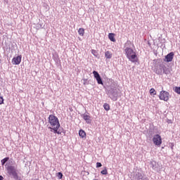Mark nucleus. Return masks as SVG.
I'll return each instance as SVG.
<instances>
[{"instance_id": "nucleus-1", "label": "nucleus", "mask_w": 180, "mask_h": 180, "mask_svg": "<svg viewBox=\"0 0 180 180\" xmlns=\"http://www.w3.org/2000/svg\"><path fill=\"white\" fill-rule=\"evenodd\" d=\"M49 123L51 126V127H49L51 131H53L55 134H62V133H65L64 129H60V122L58 121V118L53 115H49Z\"/></svg>"}, {"instance_id": "nucleus-2", "label": "nucleus", "mask_w": 180, "mask_h": 180, "mask_svg": "<svg viewBox=\"0 0 180 180\" xmlns=\"http://www.w3.org/2000/svg\"><path fill=\"white\" fill-rule=\"evenodd\" d=\"M124 52L127 58H128L131 63H139V56H137V52L133 50V49L127 47L124 49Z\"/></svg>"}, {"instance_id": "nucleus-3", "label": "nucleus", "mask_w": 180, "mask_h": 180, "mask_svg": "<svg viewBox=\"0 0 180 180\" xmlns=\"http://www.w3.org/2000/svg\"><path fill=\"white\" fill-rule=\"evenodd\" d=\"M7 174L10 176H13L14 179H19V176L18 175V170L15 168L14 166L9 165L6 167Z\"/></svg>"}, {"instance_id": "nucleus-4", "label": "nucleus", "mask_w": 180, "mask_h": 180, "mask_svg": "<svg viewBox=\"0 0 180 180\" xmlns=\"http://www.w3.org/2000/svg\"><path fill=\"white\" fill-rule=\"evenodd\" d=\"M167 66H165V65H160L158 67L155 68V72L158 75L162 74V72L164 74H169V70H165Z\"/></svg>"}, {"instance_id": "nucleus-5", "label": "nucleus", "mask_w": 180, "mask_h": 180, "mask_svg": "<svg viewBox=\"0 0 180 180\" xmlns=\"http://www.w3.org/2000/svg\"><path fill=\"white\" fill-rule=\"evenodd\" d=\"M159 99H160V101H165V102H168V101H169V93L162 90L159 94Z\"/></svg>"}, {"instance_id": "nucleus-6", "label": "nucleus", "mask_w": 180, "mask_h": 180, "mask_svg": "<svg viewBox=\"0 0 180 180\" xmlns=\"http://www.w3.org/2000/svg\"><path fill=\"white\" fill-rule=\"evenodd\" d=\"M153 141L155 146H158L159 147L162 144V139H161V136L159 134H156L153 136Z\"/></svg>"}, {"instance_id": "nucleus-7", "label": "nucleus", "mask_w": 180, "mask_h": 180, "mask_svg": "<svg viewBox=\"0 0 180 180\" xmlns=\"http://www.w3.org/2000/svg\"><path fill=\"white\" fill-rule=\"evenodd\" d=\"M13 65H19L22 63V55L14 57L11 61Z\"/></svg>"}, {"instance_id": "nucleus-8", "label": "nucleus", "mask_w": 180, "mask_h": 180, "mask_svg": "<svg viewBox=\"0 0 180 180\" xmlns=\"http://www.w3.org/2000/svg\"><path fill=\"white\" fill-rule=\"evenodd\" d=\"M94 78H96L97 83L100 85H103V82L102 81V78L101 77V75H99V73H98V72L96 71H94L93 72Z\"/></svg>"}, {"instance_id": "nucleus-9", "label": "nucleus", "mask_w": 180, "mask_h": 180, "mask_svg": "<svg viewBox=\"0 0 180 180\" xmlns=\"http://www.w3.org/2000/svg\"><path fill=\"white\" fill-rule=\"evenodd\" d=\"M108 94L112 101H117V97L116 96V95H117V93L115 92L113 89L109 90L108 91Z\"/></svg>"}, {"instance_id": "nucleus-10", "label": "nucleus", "mask_w": 180, "mask_h": 180, "mask_svg": "<svg viewBox=\"0 0 180 180\" xmlns=\"http://www.w3.org/2000/svg\"><path fill=\"white\" fill-rule=\"evenodd\" d=\"M165 58L167 60V63H171L172 60H174V52H170L168 53L166 56Z\"/></svg>"}, {"instance_id": "nucleus-11", "label": "nucleus", "mask_w": 180, "mask_h": 180, "mask_svg": "<svg viewBox=\"0 0 180 180\" xmlns=\"http://www.w3.org/2000/svg\"><path fill=\"white\" fill-rule=\"evenodd\" d=\"M79 136L80 137H82V139H84V138L86 137V133L85 132V131L80 129L79 131Z\"/></svg>"}, {"instance_id": "nucleus-12", "label": "nucleus", "mask_w": 180, "mask_h": 180, "mask_svg": "<svg viewBox=\"0 0 180 180\" xmlns=\"http://www.w3.org/2000/svg\"><path fill=\"white\" fill-rule=\"evenodd\" d=\"M108 39L110 40V41H116V39H115V34L113 33L108 34Z\"/></svg>"}, {"instance_id": "nucleus-13", "label": "nucleus", "mask_w": 180, "mask_h": 180, "mask_svg": "<svg viewBox=\"0 0 180 180\" xmlns=\"http://www.w3.org/2000/svg\"><path fill=\"white\" fill-rule=\"evenodd\" d=\"M83 119L85 120L87 123H89L90 120H91V117L88 115L84 114L83 115Z\"/></svg>"}, {"instance_id": "nucleus-14", "label": "nucleus", "mask_w": 180, "mask_h": 180, "mask_svg": "<svg viewBox=\"0 0 180 180\" xmlns=\"http://www.w3.org/2000/svg\"><path fill=\"white\" fill-rule=\"evenodd\" d=\"M105 58H112V53H110V51H107L105 53Z\"/></svg>"}, {"instance_id": "nucleus-15", "label": "nucleus", "mask_w": 180, "mask_h": 180, "mask_svg": "<svg viewBox=\"0 0 180 180\" xmlns=\"http://www.w3.org/2000/svg\"><path fill=\"white\" fill-rule=\"evenodd\" d=\"M78 33L79 36H84V34H85V30L84 28H79L78 30Z\"/></svg>"}, {"instance_id": "nucleus-16", "label": "nucleus", "mask_w": 180, "mask_h": 180, "mask_svg": "<svg viewBox=\"0 0 180 180\" xmlns=\"http://www.w3.org/2000/svg\"><path fill=\"white\" fill-rule=\"evenodd\" d=\"M103 108H104V109H105V110H110V105H109V104H108V103H104L103 104Z\"/></svg>"}, {"instance_id": "nucleus-17", "label": "nucleus", "mask_w": 180, "mask_h": 180, "mask_svg": "<svg viewBox=\"0 0 180 180\" xmlns=\"http://www.w3.org/2000/svg\"><path fill=\"white\" fill-rule=\"evenodd\" d=\"M174 92H176V94H178V95H180V86H176L174 89Z\"/></svg>"}, {"instance_id": "nucleus-18", "label": "nucleus", "mask_w": 180, "mask_h": 180, "mask_svg": "<svg viewBox=\"0 0 180 180\" xmlns=\"http://www.w3.org/2000/svg\"><path fill=\"white\" fill-rule=\"evenodd\" d=\"M150 95H157V91L154 88L150 89Z\"/></svg>"}, {"instance_id": "nucleus-19", "label": "nucleus", "mask_w": 180, "mask_h": 180, "mask_svg": "<svg viewBox=\"0 0 180 180\" xmlns=\"http://www.w3.org/2000/svg\"><path fill=\"white\" fill-rule=\"evenodd\" d=\"M7 161H9V158H5L4 159L1 160L2 165H5Z\"/></svg>"}, {"instance_id": "nucleus-20", "label": "nucleus", "mask_w": 180, "mask_h": 180, "mask_svg": "<svg viewBox=\"0 0 180 180\" xmlns=\"http://www.w3.org/2000/svg\"><path fill=\"white\" fill-rule=\"evenodd\" d=\"M101 174H102V175H108V169L105 167L104 169L101 172Z\"/></svg>"}, {"instance_id": "nucleus-21", "label": "nucleus", "mask_w": 180, "mask_h": 180, "mask_svg": "<svg viewBox=\"0 0 180 180\" xmlns=\"http://www.w3.org/2000/svg\"><path fill=\"white\" fill-rule=\"evenodd\" d=\"M56 176H58V179H63V173L58 172Z\"/></svg>"}, {"instance_id": "nucleus-22", "label": "nucleus", "mask_w": 180, "mask_h": 180, "mask_svg": "<svg viewBox=\"0 0 180 180\" xmlns=\"http://www.w3.org/2000/svg\"><path fill=\"white\" fill-rule=\"evenodd\" d=\"M91 54H94L95 56V57H98V55H96V54H98V52L95 49L91 50Z\"/></svg>"}, {"instance_id": "nucleus-23", "label": "nucleus", "mask_w": 180, "mask_h": 180, "mask_svg": "<svg viewBox=\"0 0 180 180\" xmlns=\"http://www.w3.org/2000/svg\"><path fill=\"white\" fill-rule=\"evenodd\" d=\"M83 84L84 85H88V79H83Z\"/></svg>"}, {"instance_id": "nucleus-24", "label": "nucleus", "mask_w": 180, "mask_h": 180, "mask_svg": "<svg viewBox=\"0 0 180 180\" xmlns=\"http://www.w3.org/2000/svg\"><path fill=\"white\" fill-rule=\"evenodd\" d=\"M0 105H4V97L0 96Z\"/></svg>"}, {"instance_id": "nucleus-25", "label": "nucleus", "mask_w": 180, "mask_h": 180, "mask_svg": "<svg viewBox=\"0 0 180 180\" xmlns=\"http://www.w3.org/2000/svg\"><path fill=\"white\" fill-rule=\"evenodd\" d=\"M102 167V163L101 162H97L96 163V168H101Z\"/></svg>"}, {"instance_id": "nucleus-26", "label": "nucleus", "mask_w": 180, "mask_h": 180, "mask_svg": "<svg viewBox=\"0 0 180 180\" xmlns=\"http://www.w3.org/2000/svg\"><path fill=\"white\" fill-rule=\"evenodd\" d=\"M167 70L168 71H169V69L166 67V68L165 69V71H167Z\"/></svg>"}, {"instance_id": "nucleus-27", "label": "nucleus", "mask_w": 180, "mask_h": 180, "mask_svg": "<svg viewBox=\"0 0 180 180\" xmlns=\"http://www.w3.org/2000/svg\"><path fill=\"white\" fill-rule=\"evenodd\" d=\"M0 180H4V177L2 176H0Z\"/></svg>"}]
</instances>
